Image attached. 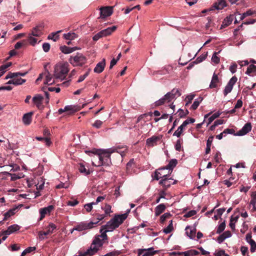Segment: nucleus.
<instances>
[{"instance_id":"nucleus-1","label":"nucleus","mask_w":256,"mask_h":256,"mask_svg":"<svg viewBox=\"0 0 256 256\" xmlns=\"http://www.w3.org/2000/svg\"><path fill=\"white\" fill-rule=\"evenodd\" d=\"M126 150V147L118 146L101 150L99 153H96L91 151H86V152L91 156L93 166H100L102 165L109 166L110 164L111 163L110 156L112 153L116 152L123 156Z\"/></svg>"},{"instance_id":"nucleus-2","label":"nucleus","mask_w":256,"mask_h":256,"mask_svg":"<svg viewBox=\"0 0 256 256\" xmlns=\"http://www.w3.org/2000/svg\"><path fill=\"white\" fill-rule=\"evenodd\" d=\"M101 234L95 236L92 244L86 251L82 252H80L78 255L75 256H92L96 254L104 244V240L107 239V235L103 231H100Z\"/></svg>"},{"instance_id":"nucleus-3","label":"nucleus","mask_w":256,"mask_h":256,"mask_svg":"<svg viewBox=\"0 0 256 256\" xmlns=\"http://www.w3.org/2000/svg\"><path fill=\"white\" fill-rule=\"evenodd\" d=\"M69 64L67 62L58 63L54 68V76L55 78L63 80L68 72Z\"/></svg>"},{"instance_id":"nucleus-4","label":"nucleus","mask_w":256,"mask_h":256,"mask_svg":"<svg viewBox=\"0 0 256 256\" xmlns=\"http://www.w3.org/2000/svg\"><path fill=\"white\" fill-rule=\"evenodd\" d=\"M69 62L74 66H82L86 62V58L82 54L78 53L75 56H70Z\"/></svg>"},{"instance_id":"nucleus-5","label":"nucleus","mask_w":256,"mask_h":256,"mask_svg":"<svg viewBox=\"0 0 256 256\" xmlns=\"http://www.w3.org/2000/svg\"><path fill=\"white\" fill-rule=\"evenodd\" d=\"M194 122L195 120L193 118H189L186 119L180 126L178 127V129L174 133L173 136H176L177 138L180 137L186 126L189 124L194 123Z\"/></svg>"},{"instance_id":"nucleus-6","label":"nucleus","mask_w":256,"mask_h":256,"mask_svg":"<svg viewBox=\"0 0 256 256\" xmlns=\"http://www.w3.org/2000/svg\"><path fill=\"white\" fill-rule=\"evenodd\" d=\"M56 228V226L53 223H50L46 228V231H39L38 232V237L40 240H42L45 238V236L52 234L54 230Z\"/></svg>"},{"instance_id":"nucleus-7","label":"nucleus","mask_w":256,"mask_h":256,"mask_svg":"<svg viewBox=\"0 0 256 256\" xmlns=\"http://www.w3.org/2000/svg\"><path fill=\"white\" fill-rule=\"evenodd\" d=\"M117 228H118V224L112 219L106 225L102 226L100 231H103L106 234L107 232H112Z\"/></svg>"},{"instance_id":"nucleus-8","label":"nucleus","mask_w":256,"mask_h":256,"mask_svg":"<svg viewBox=\"0 0 256 256\" xmlns=\"http://www.w3.org/2000/svg\"><path fill=\"white\" fill-rule=\"evenodd\" d=\"M98 222H90L88 223L81 222L74 227V230L77 231H82L88 229H90L94 227V224H96Z\"/></svg>"},{"instance_id":"nucleus-9","label":"nucleus","mask_w":256,"mask_h":256,"mask_svg":"<svg viewBox=\"0 0 256 256\" xmlns=\"http://www.w3.org/2000/svg\"><path fill=\"white\" fill-rule=\"evenodd\" d=\"M167 170L165 167L160 168L157 170L154 173V178L156 180H164L165 178L169 176V172L166 173L165 171Z\"/></svg>"},{"instance_id":"nucleus-10","label":"nucleus","mask_w":256,"mask_h":256,"mask_svg":"<svg viewBox=\"0 0 256 256\" xmlns=\"http://www.w3.org/2000/svg\"><path fill=\"white\" fill-rule=\"evenodd\" d=\"M237 80L238 78L236 76H232L230 79L224 90V94L225 96L231 92V91L232 90L233 86L234 84L236 83Z\"/></svg>"},{"instance_id":"nucleus-11","label":"nucleus","mask_w":256,"mask_h":256,"mask_svg":"<svg viewBox=\"0 0 256 256\" xmlns=\"http://www.w3.org/2000/svg\"><path fill=\"white\" fill-rule=\"evenodd\" d=\"M102 18H104L111 16L113 12L112 6H104L100 8Z\"/></svg>"},{"instance_id":"nucleus-12","label":"nucleus","mask_w":256,"mask_h":256,"mask_svg":"<svg viewBox=\"0 0 256 256\" xmlns=\"http://www.w3.org/2000/svg\"><path fill=\"white\" fill-rule=\"evenodd\" d=\"M44 28L43 24H40L34 28L30 33L31 35L35 37H40L42 34V30Z\"/></svg>"},{"instance_id":"nucleus-13","label":"nucleus","mask_w":256,"mask_h":256,"mask_svg":"<svg viewBox=\"0 0 256 256\" xmlns=\"http://www.w3.org/2000/svg\"><path fill=\"white\" fill-rule=\"evenodd\" d=\"M156 251L154 250L152 248L148 249H139L138 250V254L141 256H152L154 255Z\"/></svg>"},{"instance_id":"nucleus-14","label":"nucleus","mask_w":256,"mask_h":256,"mask_svg":"<svg viewBox=\"0 0 256 256\" xmlns=\"http://www.w3.org/2000/svg\"><path fill=\"white\" fill-rule=\"evenodd\" d=\"M176 180H174L172 178H170L169 176H168L164 180H160L159 184L166 188L170 186L172 184H176Z\"/></svg>"},{"instance_id":"nucleus-15","label":"nucleus","mask_w":256,"mask_h":256,"mask_svg":"<svg viewBox=\"0 0 256 256\" xmlns=\"http://www.w3.org/2000/svg\"><path fill=\"white\" fill-rule=\"evenodd\" d=\"M252 130V125L250 123H246L244 125L241 130L237 132L236 135L238 136H242L248 132Z\"/></svg>"},{"instance_id":"nucleus-16","label":"nucleus","mask_w":256,"mask_h":256,"mask_svg":"<svg viewBox=\"0 0 256 256\" xmlns=\"http://www.w3.org/2000/svg\"><path fill=\"white\" fill-rule=\"evenodd\" d=\"M54 209V206L52 205L48 206L47 207H45L40 210V220H42L46 214H50L51 212Z\"/></svg>"},{"instance_id":"nucleus-17","label":"nucleus","mask_w":256,"mask_h":256,"mask_svg":"<svg viewBox=\"0 0 256 256\" xmlns=\"http://www.w3.org/2000/svg\"><path fill=\"white\" fill-rule=\"evenodd\" d=\"M45 76L44 84L51 85L55 82V80L48 70L46 71L44 74Z\"/></svg>"},{"instance_id":"nucleus-18","label":"nucleus","mask_w":256,"mask_h":256,"mask_svg":"<svg viewBox=\"0 0 256 256\" xmlns=\"http://www.w3.org/2000/svg\"><path fill=\"white\" fill-rule=\"evenodd\" d=\"M128 215L126 214H124L116 216L113 218V220L118 224V227L124 221Z\"/></svg>"},{"instance_id":"nucleus-19","label":"nucleus","mask_w":256,"mask_h":256,"mask_svg":"<svg viewBox=\"0 0 256 256\" xmlns=\"http://www.w3.org/2000/svg\"><path fill=\"white\" fill-rule=\"evenodd\" d=\"M20 227L18 224H13L8 227V229L6 230H4L2 234L4 235H10L13 232L19 230Z\"/></svg>"},{"instance_id":"nucleus-20","label":"nucleus","mask_w":256,"mask_h":256,"mask_svg":"<svg viewBox=\"0 0 256 256\" xmlns=\"http://www.w3.org/2000/svg\"><path fill=\"white\" fill-rule=\"evenodd\" d=\"M106 66V60L104 58H103L102 60L99 62L96 65V67L94 68V72L100 74L104 70V67Z\"/></svg>"},{"instance_id":"nucleus-21","label":"nucleus","mask_w":256,"mask_h":256,"mask_svg":"<svg viewBox=\"0 0 256 256\" xmlns=\"http://www.w3.org/2000/svg\"><path fill=\"white\" fill-rule=\"evenodd\" d=\"M44 97L40 94H36L32 98L34 103L36 106L37 108H40L42 107V102Z\"/></svg>"},{"instance_id":"nucleus-22","label":"nucleus","mask_w":256,"mask_h":256,"mask_svg":"<svg viewBox=\"0 0 256 256\" xmlns=\"http://www.w3.org/2000/svg\"><path fill=\"white\" fill-rule=\"evenodd\" d=\"M160 140V138L158 136H152L146 140V144L148 146H153L156 144L157 142Z\"/></svg>"},{"instance_id":"nucleus-23","label":"nucleus","mask_w":256,"mask_h":256,"mask_svg":"<svg viewBox=\"0 0 256 256\" xmlns=\"http://www.w3.org/2000/svg\"><path fill=\"white\" fill-rule=\"evenodd\" d=\"M234 18V16L233 15H230L227 16L226 18L224 19L220 28H224L230 25L233 21Z\"/></svg>"},{"instance_id":"nucleus-24","label":"nucleus","mask_w":256,"mask_h":256,"mask_svg":"<svg viewBox=\"0 0 256 256\" xmlns=\"http://www.w3.org/2000/svg\"><path fill=\"white\" fill-rule=\"evenodd\" d=\"M32 112H30L24 114L22 116V122L25 125H28L32 122Z\"/></svg>"},{"instance_id":"nucleus-25","label":"nucleus","mask_w":256,"mask_h":256,"mask_svg":"<svg viewBox=\"0 0 256 256\" xmlns=\"http://www.w3.org/2000/svg\"><path fill=\"white\" fill-rule=\"evenodd\" d=\"M116 28L117 27L115 26H114L112 27L108 28L106 29L101 30V34H102L103 36H108V35H110V34H112V32L115 31Z\"/></svg>"},{"instance_id":"nucleus-26","label":"nucleus","mask_w":256,"mask_h":256,"mask_svg":"<svg viewBox=\"0 0 256 256\" xmlns=\"http://www.w3.org/2000/svg\"><path fill=\"white\" fill-rule=\"evenodd\" d=\"M27 40L29 44L32 46H34L38 43L40 42V40H38L36 37H35L34 36L31 35L30 34H28Z\"/></svg>"},{"instance_id":"nucleus-27","label":"nucleus","mask_w":256,"mask_h":256,"mask_svg":"<svg viewBox=\"0 0 256 256\" xmlns=\"http://www.w3.org/2000/svg\"><path fill=\"white\" fill-rule=\"evenodd\" d=\"M246 74L250 76L256 75V66L254 64L250 65L247 68Z\"/></svg>"},{"instance_id":"nucleus-28","label":"nucleus","mask_w":256,"mask_h":256,"mask_svg":"<svg viewBox=\"0 0 256 256\" xmlns=\"http://www.w3.org/2000/svg\"><path fill=\"white\" fill-rule=\"evenodd\" d=\"M77 49L78 48L76 47L70 48L66 46H62L60 48V50L62 51V52L65 54L72 53V52H73Z\"/></svg>"},{"instance_id":"nucleus-29","label":"nucleus","mask_w":256,"mask_h":256,"mask_svg":"<svg viewBox=\"0 0 256 256\" xmlns=\"http://www.w3.org/2000/svg\"><path fill=\"white\" fill-rule=\"evenodd\" d=\"M186 233L190 239H192L195 236L196 230L192 229L190 226H188L186 228Z\"/></svg>"},{"instance_id":"nucleus-30","label":"nucleus","mask_w":256,"mask_h":256,"mask_svg":"<svg viewBox=\"0 0 256 256\" xmlns=\"http://www.w3.org/2000/svg\"><path fill=\"white\" fill-rule=\"evenodd\" d=\"M218 82L219 80L218 75L214 73L212 77L210 84V88H216L218 86Z\"/></svg>"},{"instance_id":"nucleus-31","label":"nucleus","mask_w":256,"mask_h":256,"mask_svg":"<svg viewBox=\"0 0 256 256\" xmlns=\"http://www.w3.org/2000/svg\"><path fill=\"white\" fill-rule=\"evenodd\" d=\"M177 164L178 161L176 159H172L165 168L167 170H168V172H170V171H172L174 168L176 166Z\"/></svg>"},{"instance_id":"nucleus-32","label":"nucleus","mask_w":256,"mask_h":256,"mask_svg":"<svg viewBox=\"0 0 256 256\" xmlns=\"http://www.w3.org/2000/svg\"><path fill=\"white\" fill-rule=\"evenodd\" d=\"M226 6V2L224 0H218L214 5L215 8L218 10H222Z\"/></svg>"},{"instance_id":"nucleus-33","label":"nucleus","mask_w":256,"mask_h":256,"mask_svg":"<svg viewBox=\"0 0 256 256\" xmlns=\"http://www.w3.org/2000/svg\"><path fill=\"white\" fill-rule=\"evenodd\" d=\"M0 172L3 173L4 174H6L10 176H11L12 180H16L18 179H20V178L24 177V175L22 174H21L20 175H18L15 174H12L8 172H6V171H2Z\"/></svg>"},{"instance_id":"nucleus-34","label":"nucleus","mask_w":256,"mask_h":256,"mask_svg":"<svg viewBox=\"0 0 256 256\" xmlns=\"http://www.w3.org/2000/svg\"><path fill=\"white\" fill-rule=\"evenodd\" d=\"M17 208H15L10 209L7 212H5L3 220H6L8 218L14 214Z\"/></svg>"},{"instance_id":"nucleus-35","label":"nucleus","mask_w":256,"mask_h":256,"mask_svg":"<svg viewBox=\"0 0 256 256\" xmlns=\"http://www.w3.org/2000/svg\"><path fill=\"white\" fill-rule=\"evenodd\" d=\"M254 14H256V12L252 10H248L242 14H240L238 12V14L240 16V20H243L246 17L252 16Z\"/></svg>"},{"instance_id":"nucleus-36","label":"nucleus","mask_w":256,"mask_h":256,"mask_svg":"<svg viewBox=\"0 0 256 256\" xmlns=\"http://www.w3.org/2000/svg\"><path fill=\"white\" fill-rule=\"evenodd\" d=\"M78 36L74 32H68L64 34V38L66 40H73L77 38Z\"/></svg>"},{"instance_id":"nucleus-37","label":"nucleus","mask_w":256,"mask_h":256,"mask_svg":"<svg viewBox=\"0 0 256 256\" xmlns=\"http://www.w3.org/2000/svg\"><path fill=\"white\" fill-rule=\"evenodd\" d=\"M199 254V252L195 250H190L186 252H182L184 256H196Z\"/></svg>"},{"instance_id":"nucleus-38","label":"nucleus","mask_w":256,"mask_h":256,"mask_svg":"<svg viewBox=\"0 0 256 256\" xmlns=\"http://www.w3.org/2000/svg\"><path fill=\"white\" fill-rule=\"evenodd\" d=\"M60 32L61 30H58L55 32L50 34L48 37V39L52 40L54 42H56L59 38V36L58 35V34Z\"/></svg>"},{"instance_id":"nucleus-39","label":"nucleus","mask_w":256,"mask_h":256,"mask_svg":"<svg viewBox=\"0 0 256 256\" xmlns=\"http://www.w3.org/2000/svg\"><path fill=\"white\" fill-rule=\"evenodd\" d=\"M221 113L219 112H216L212 116H211L210 118H208V120L206 121L207 122V126L209 125L214 119L218 118Z\"/></svg>"},{"instance_id":"nucleus-40","label":"nucleus","mask_w":256,"mask_h":256,"mask_svg":"<svg viewBox=\"0 0 256 256\" xmlns=\"http://www.w3.org/2000/svg\"><path fill=\"white\" fill-rule=\"evenodd\" d=\"M202 98L201 97H199L198 98L196 99L192 104L191 108L194 110L198 108L200 103L202 102Z\"/></svg>"},{"instance_id":"nucleus-41","label":"nucleus","mask_w":256,"mask_h":256,"mask_svg":"<svg viewBox=\"0 0 256 256\" xmlns=\"http://www.w3.org/2000/svg\"><path fill=\"white\" fill-rule=\"evenodd\" d=\"M166 206L164 204L158 205L156 208V214L159 215L164 210Z\"/></svg>"},{"instance_id":"nucleus-42","label":"nucleus","mask_w":256,"mask_h":256,"mask_svg":"<svg viewBox=\"0 0 256 256\" xmlns=\"http://www.w3.org/2000/svg\"><path fill=\"white\" fill-rule=\"evenodd\" d=\"M78 170L81 173L85 175H88L90 173V171L89 170H87L82 164H80Z\"/></svg>"},{"instance_id":"nucleus-43","label":"nucleus","mask_w":256,"mask_h":256,"mask_svg":"<svg viewBox=\"0 0 256 256\" xmlns=\"http://www.w3.org/2000/svg\"><path fill=\"white\" fill-rule=\"evenodd\" d=\"M220 52V50L218 52H215L213 54L212 58V61L214 64H218L220 62V58L217 56V54Z\"/></svg>"},{"instance_id":"nucleus-44","label":"nucleus","mask_w":256,"mask_h":256,"mask_svg":"<svg viewBox=\"0 0 256 256\" xmlns=\"http://www.w3.org/2000/svg\"><path fill=\"white\" fill-rule=\"evenodd\" d=\"M248 206L252 212L256 211V200L251 198Z\"/></svg>"},{"instance_id":"nucleus-45","label":"nucleus","mask_w":256,"mask_h":256,"mask_svg":"<svg viewBox=\"0 0 256 256\" xmlns=\"http://www.w3.org/2000/svg\"><path fill=\"white\" fill-rule=\"evenodd\" d=\"M65 110L66 112H70V113L74 112H76L78 109L76 106H66L65 107Z\"/></svg>"},{"instance_id":"nucleus-46","label":"nucleus","mask_w":256,"mask_h":256,"mask_svg":"<svg viewBox=\"0 0 256 256\" xmlns=\"http://www.w3.org/2000/svg\"><path fill=\"white\" fill-rule=\"evenodd\" d=\"M168 226L164 230V232L165 234H169L173 230L172 221L171 220Z\"/></svg>"},{"instance_id":"nucleus-47","label":"nucleus","mask_w":256,"mask_h":256,"mask_svg":"<svg viewBox=\"0 0 256 256\" xmlns=\"http://www.w3.org/2000/svg\"><path fill=\"white\" fill-rule=\"evenodd\" d=\"M14 80V85H20L26 82V80L18 77H15L13 78Z\"/></svg>"},{"instance_id":"nucleus-48","label":"nucleus","mask_w":256,"mask_h":256,"mask_svg":"<svg viewBox=\"0 0 256 256\" xmlns=\"http://www.w3.org/2000/svg\"><path fill=\"white\" fill-rule=\"evenodd\" d=\"M44 180L40 178V180H38V184L36 185V189L38 190H42L44 188Z\"/></svg>"},{"instance_id":"nucleus-49","label":"nucleus","mask_w":256,"mask_h":256,"mask_svg":"<svg viewBox=\"0 0 256 256\" xmlns=\"http://www.w3.org/2000/svg\"><path fill=\"white\" fill-rule=\"evenodd\" d=\"M104 210L105 215L110 214V213L112 212V207L110 204H106L105 206L102 208Z\"/></svg>"},{"instance_id":"nucleus-50","label":"nucleus","mask_w":256,"mask_h":256,"mask_svg":"<svg viewBox=\"0 0 256 256\" xmlns=\"http://www.w3.org/2000/svg\"><path fill=\"white\" fill-rule=\"evenodd\" d=\"M172 92H168L166 94L164 95L165 98L166 100V102H172L173 100L176 99L174 98V96L172 94Z\"/></svg>"},{"instance_id":"nucleus-51","label":"nucleus","mask_w":256,"mask_h":256,"mask_svg":"<svg viewBox=\"0 0 256 256\" xmlns=\"http://www.w3.org/2000/svg\"><path fill=\"white\" fill-rule=\"evenodd\" d=\"M226 224L224 222L221 223L218 227L216 230V233L220 234L223 232L225 228Z\"/></svg>"},{"instance_id":"nucleus-52","label":"nucleus","mask_w":256,"mask_h":256,"mask_svg":"<svg viewBox=\"0 0 256 256\" xmlns=\"http://www.w3.org/2000/svg\"><path fill=\"white\" fill-rule=\"evenodd\" d=\"M26 44V40H23L21 42H16L14 46L15 49H19L22 46H25Z\"/></svg>"},{"instance_id":"nucleus-53","label":"nucleus","mask_w":256,"mask_h":256,"mask_svg":"<svg viewBox=\"0 0 256 256\" xmlns=\"http://www.w3.org/2000/svg\"><path fill=\"white\" fill-rule=\"evenodd\" d=\"M12 167V166L10 165V166H0V168L1 169V170H4L6 172L8 171H14V167Z\"/></svg>"},{"instance_id":"nucleus-54","label":"nucleus","mask_w":256,"mask_h":256,"mask_svg":"<svg viewBox=\"0 0 256 256\" xmlns=\"http://www.w3.org/2000/svg\"><path fill=\"white\" fill-rule=\"evenodd\" d=\"M12 64L11 62H8L6 64L2 65L0 66V72L1 74H3L5 72L6 69L8 68Z\"/></svg>"},{"instance_id":"nucleus-55","label":"nucleus","mask_w":256,"mask_h":256,"mask_svg":"<svg viewBox=\"0 0 256 256\" xmlns=\"http://www.w3.org/2000/svg\"><path fill=\"white\" fill-rule=\"evenodd\" d=\"M93 205H95L94 202L88 203L84 205V208L87 212H90L92 209Z\"/></svg>"},{"instance_id":"nucleus-56","label":"nucleus","mask_w":256,"mask_h":256,"mask_svg":"<svg viewBox=\"0 0 256 256\" xmlns=\"http://www.w3.org/2000/svg\"><path fill=\"white\" fill-rule=\"evenodd\" d=\"M35 248H36L34 247H28V248H26L22 252L20 256H25L26 254L30 253L31 252H32V250H34Z\"/></svg>"},{"instance_id":"nucleus-57","label":"nucleus","mask_w":256,"mask_h":256,"mask_svg":"<svg viewBox=\"0 0 256 256\" xmlns=\"http://www.w3.org/2000/svg\"><path fill=\"white\" fill-rule=\"evenodd\" d=\"M90 71V70H88L84 74L80 76L78 80V82L80 83L82 82L88 76Z\"/></svg>"},{"instance_id":"nucleus-58","label":"nucleus","mask_w":256,"mask_h":256,"mask_svg":"<svg viewBox=\"0 0 256 256\" xmlns=\"http://www.w3.org/2000/svg\"><path fill=\"white\" fill-rule=\"evenodd\" d=\"M166 102H167L165 98V96H164L163 98H160V100H158L156 102L155 104H156V106H159L163 104Z\"/></svg>"},{"instance_id":"nucleus-59","label":"nucleus","mask_w":256,"mask_h":256,"mask_svg":"<svg viewBox=\"0 0 256 256\" xmlns=\"http://www.w3.org/2000/svg\"><path fill=\"white\" fill-rule=\"evenodd\" d=\"M171 92L172 94L174 96L175 98L181 95V94L178 89L174 88L171 91Z\"/></svg>"},{"instance_id":"nucleus-60","label":"nucleus","mask_w":256,"mask_h":256,"mask_svg":"<svg viewBox=\"0 0 256 256\" xmlns=\"http://www.w3.org/2000/svg\"><path fill=\"white\" fill-rule=\"evenodd\" d=\"M249 244L250 246V252H254L256 250V242L254 240L251 242Z\"/></svg>"},{"instance_id":"nucleus-61","label":"nucleus","mask_w":256,"mask_h":256,"mask_svg":"<svg viewBox=\"0 0 256 256\" xmlns=\"http://www.w3.org/2000/svg\"><path fill=\"white\" fill-rule=\"evenodd\" d=\"M178 116L180 118H183L186 116V115L188 113V112L186 110V112L184 111V110L180 108L178 110Z\"/></svg>"},{"instance_id":"nucleus-62","label":"nucleus","mask_w":256,"mask_h":256,"mask_svg":"<svg viewBox=\"0 0 256 256\" xmlns=\"http://www.w3.org/2000/svg\"><path fill=\"white\" fill-rule=\"evenodd\" d=\"M194 95L192 94L188 96L186 98V100L187 101L186 105L188 106L189 104H190L192 100L194 99Z\"/></svg>"},{"instance_id":"nucleus-63","label":"nucleus","mask_w":256,"mask_h":256,"mask_svg":"<svg viewBox=\"0 0 256 256\" xmlns=\"http://www.w3.org/2000/svg\"><path fill=\"white\" fill-rule=\"evenodd\" d=\"M214 255L215 256H226V254L224 250L216 251Z\"/></svg>"},{"instance_id":"nucleus-64","label":"nucleus","mask_w":256,"mask_h":256,"mask_svg":"<svg viewBox=\"0 0 256 256\" xmlns=\"http://www.w3.org/2000/svg\"><path fill=\"white\" fill-rule=\"evenodd\" d=\"M102 124V122L100 120H96L92 124V126L97 128H99Z\"/></svg>"}]
</instances>
